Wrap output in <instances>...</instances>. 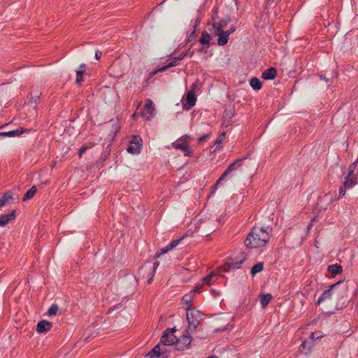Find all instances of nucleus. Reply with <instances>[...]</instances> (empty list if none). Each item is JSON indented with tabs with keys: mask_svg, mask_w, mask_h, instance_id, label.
I'll return each instance as SVG.
<instances>
[{
	"mask_svg": "<svg viewBox=\"0 0 358 358\" xmlns=\"http://www.w3.org/2000/svg\"><path fill=\"white\" fill-rule=\"evenodd\" d=\"M271 231L268 227H254L248 234V247L257 248L265 246L270 240Z\"/></svg>",
	"mask_w": 358,
	"mask_h": 358,
	"instance_id": "1",
	"label": "nucleus"
},
{
	"mask_svg": "<svg viewBox=\"0 0 358 358\" xmlns=\"http://www.w3.org/2000/svg\"><path fill=\"white\" fill-rule=\"evenodd\" d=\"M347 286L343 285L341 282H338L329 286V288L325 290L318 299L317 303L318 305L322 303L331 300L332 298L339 299L343 297L344 294L346 292Z\"/></svg>",
	"mask_w": 358,
	"mask_h": 358,
	"instance_id": "2",
	"label": "nucleus"
},
{
	"mask_svg": "<svg viewBox=\"0 0 358 358\" xmlns=\"http://www.w3.org/2000/svg\"><path fill=\"white\" fill-rule=\"evenodd\" d=\"M244 160L245 157H243L241 159H238L231 163L224 171V172L220 176L215 185L213 187V191H215L220 182L227 176L233 178L236 177L240 172H243Z\"/></svg>",
	"mask_w": 358,
	"mask_h": 358,
	"instance_id": "3",
	"label": "nucleus"
},
{
	"mask_svg": "<svg viewBox=\"0 0 358 358\" xmlns=\"http://www.w3.org/2000/svg\"><path fill=\"white\" fill-rule=\"evenodd\" d=\"M211 23L215 32L219 35L218 45H226L228 42L229 36L234 31V29L230 28L224 31L223 29L227 25V22L224 20L217 22L215 17L212 18Z\"/></svg>",
	"mask_w": 358,
	"mask_h": 358,
	"instance_id": "4",
	"label": "nucleus"
},
{
	"mask_svg": "<svg viewBox=\"0 0 358 358\" xmlns=\"http://www.w3.org/2000/svg\"><path fill=\"white\" fill-rule=\"evenodd\" d=\"M187 320L189 324L187 329L190 331H194L199 323L203 320V315L200 311L191 308L189 306L187 307Z\"/></svg>",
	"mask_w": 358,
	"mask_h": 358,
	"instance_id": "5",
	"label": "nucleus"
},
{
	"mask_svg": "<svg viewBox=\"0 0 358 358\" xmlns=\"http://www.w3.org/2000/svg\"><path fill=\"white\" fill-rule=\"evenodd\" d=\"M245 259V256H243L241 258L228 257L225 263L219 267V270H221L222 273L234 272L241 267Z\"/></svg>",
	"mask_w": 358,
	"mask_h": 358,
	"instance_id": "6",
	"label": "nucleus"
},
{
	"mask_svg": "<svg viewBox=\"0 0 358 358\" xmlns=\"http://www.w3.org/2000/svg\"><path fill=\"white\" fill-rule=\"evenodd\" d=\"M196 87L195 84L191 86V89L187 92L185 99L182 101V108L184 110H189L194 107L196 102V97L194 89Z\"/></svg>",
	"mask_w": 358,
	"mask_h": 358,
	"instance_id": "7",
	"label": "nucleus"
},
{
	"mask_svg": "<svg viewBox=\"0 0 358 358\" xmlns=\"http://www.w3.org/2000/svg\"><path fill=\"white\" fill-rule=\"evenodd\" d=\"M192 332L187 329L186 334H183L180 338H177L176 350L183 351L189 349L192 343L190 334Z\"/></svg>",
	"mask_w": 358,
	"mask_h": 358,
	"instance_id": "8",
	"label": "nucleus"
},
{
	"mask_svg": "<svg viewBox=\"0 0 358 358\" xmlns=\"http://www.w3.org/2000/svg\"><path fill=\"white\" fill-rule=\"evenodd\" d=\"M159 265V263L158 262H155L152 265L148 264L141 268V274H142L143 276L146 274L148 276V284H150L152 282L153 277Z\"/></svg>",
	"mask_w": 358,
	"mask_h": 358,
	"instance_id": "9",
	"label": "nucleus"
},
{
	"mask_svg": "<svg viewBox=\"0 0 358 358\" xmlns=\"http://www.w3.org/2000/svg\"><path fill=\"white\" fill-rule=\"evenodd\" d=\"M172 146L176 150H181L184 153L185 156L192 157L193 155V152L191 150L189 143L184 138H180L173 142L172 143Z\"/></svg>",
	"mask_w": 358,
	"mask_h": 358,
	"instance_id": "10",
	"label": "nucleus"
},
{
	"mask_svg": "<svg viewBox=\"0 0 358 358\" xmlns=\"http://www.w3.org/2000/svg\"><path fill=\"white\" fill-rule=\"evenodd\" d=\"M176 331V327L166 329L163 333L161 338V343L164 345H172L173 344L176 345L177 338L173 334Z\"/></svg>",
	"mask_w": 358,
	"mask_h": 358,
	"instance_id": "11",
	"label": "nucleus"
},
{
	"mask_svg": "<svg viewBox=\"0 0 358 358\" xmlns=\"http://www.w3.org/2000/svg\"><path fill=\"white\" fill-rule=\"evenodd\" d=\"M142 146V139L138 136H134L129 146L127 148V150L129 153L131 154H138L141 152Z\"/></svg>",
	"mask_w": 358,
	"mask_h": 358,
	"instance_id": "12",
	"label": "nucleus"
},
{
	"mask_svg": "<svg viewBox=\"0 0 358 358\" xmlns=\"http://www.w3.org/2000/svg\"><path fill=\"white\" fill-rule=\"evenodd\" d=\"M219 276H222L221 270H219V267L213 271H211L208 275L202 278V282H199L198 284H202V287L203 285H211L213 284L218 278Z\"/></svg>",
	"mask_w": 358,
	"mask_h": 358,
	"instance_id": "13",
	"label": "nucleus"
},
{
	"mask_svg": "<svg viewBox=\"0 0 358 358\" xmlns=\"http://www.w3.org/2000/svg\"><path fill=\"white\" fill-rule=\"evenodd\" d=\"M183 238H184V236H182L181 238H178V239L173 240L168 245L160 249L159 251L156 252V254L154 256V258L157 259V258L159 257L162 255H164V254L168 252L169 251L171 250L172 249L175 248L177 245H178V244L180 243V241Z\"/></svg>",
	"mask_w": 358,
	"mask_h": 358,
	"instance_id": "14",
	"label": "nucleus"
},
{
	"mask_svg": "<svg viewBox=\"0 0 358 358\" xmlns=\"http://www.w3.org/2000/svg\"><path fill=\"white\" fill-rule=\"evenodd\" d=\"M155 107L152 100L148 99L142 111V116L146 120H150L154 114Z\"/></svg>",
	"mask_w": 358,
	"mask_h": 358,
	"instance_id": "15",
	"label": "nucleus"
},
{
	"mask_svg": "<svg viewBox=\"0 0 358 358\" xmlns=\"http://www.w3.org/2000/svg\"><path fill=\"white\" fill-rule=\"evenodd\" d=\"M52 324L47 320L40 321L36 326V331L38 333H45L50 330Z\"/></svg>",
	"mask_w": 358,
	"mask_h": 358,
	"instance_id": "16",
	"label": "nucleus"
},
{
	"mask_svg": "<svg viewBox=\"0 0 358 358\" xmlns=\"http://www.w3.org/2000/svg\"><path fill=\"white\" fill-rule=\"evenodd\" d=\"M202 288V284H196L195 288L192 290L189 293L185 294L182 297V301L185 303V304H189V303L192 301V297L194 296V294L196 292H200V289Z\"/></svg>",
	"mask_w": 358,
	"mask_h": 358,
	"instance_id": "17",
	"label": "nucleus"
},
{
	"mask_svg": "<svg viewBox=\"0 0 358 358\" xmlns=\"http://www.w3.org/2000/svg\"><path fill=\"white\" fill-rule=\"evenodd\" d=\"M31 131V130L30 129L25 130L22 128H20V129H17L15 130H12V131H7V132L0 131V136H4V137H15V136H19L21 134H22L23 133H24L26 131Z\"/></svg>",
	"mask_w": 358,
	"mask_h": 358,
	"instance_id": "18",
	"label": "nucleus"
},
{
	"mask_svg": "<svg viewBox=\"0 0 358 358\" xmlns=\"http://www.w3.org/2000/svg\"><path fill=\"white\" fill-rule=\"evenodd\" d=\"M15 218V213L14 210L7 215H0V227H5L9 221L13 220Z\"/></svg>",
	"mask_w": 358,
	"mask_h": 358,
	"instance_id": "19",
	"label": "nucleus"
},
{
	"mask_svg": "<svg viewBox=\"0 0 358 358\" xmlns=\"http://www.w3.org/2000/svg\"><path fill=\"white\" fill-rule=\"evenodd\" d=\"M276 75V69L273 67H271L262 73V77L264 80H273L275 78Z\"/></svg>",
	"mask_w": 358,
	"mask_h": 358,
	"instance_id": "20",
	"label": "nucleus"
},
{
	"mask_svg": "<svg viewBox=\"0 0 358 358\" xmlns=\"http://www.w3.org/2000/svg\"><path fill=\"white\" fill-rule=\"evenodd\" d=\"M314 343L310 339V341H304L300 345V350L302 353L307 355L313 347Z\"/></svg>",
	"mask_w": 358,
	"mask_h": 358,
	"instance_id": "21",
	"label": "nucleus"
},
{
	"mask_svg": "<svg viewBox=\"0 0 358 358\" xmlns=\"http://www.w3.org/2000/svg\"><path fill=\"white\" fill-rule=\"evenodd\" d=\"M225 132H222L218 136L213 147V152H216L222 148V144L225 138Z\"/></svg>",
	"mask_w": 358,
	"mask_h": 358,
	"instance_id": "22",
	"label": "nucleus"
},
{
	"mask_svg": "<svg viewBox=\"0 0 358 358\" xmlns=\"http://www.w3.org/2000/svg\"><path fill=\"white\" fill-rule=\"evenodd\" d=\"M357 184V178L355 176H347L343 185L348 189H351L353 186Z\"/></svg>",
	"mask_w": 358,
	"mask_h": 358,
	"instance_id": "23",
	"label": "nucleus"
},
{
	"mask_svg": "<svg viewBox=\"0 0 358 358\" xmlns=\"http://www.w3.org/2000/svg\"><path fill=\"white\" fill-rule=\"evenodd\" d=\"M250 85L255 90H259L262 87V82L256 77H253L250 80Z\"/></svg>",
	"mask_w": 358,
	"mask_h": 358,
	"instance_id": "24",
	"label": "nucleus"
},
{
	"mask_svg": "<svg viewBox=\"0 0 358 358\" xmlns=\"http://www.w3.org/2000/svg\"><path fill=\"white\" fill-rule=\"evenodd\" d=\"M37 189L35 186H32L24 195L22 198L23 201H27L31 199L36 194Z\"/></svg>",
	"mask_w": 358,
	"mask_h": 358,
	"instance_id": "25",
	"label": "nucleus"
},
{
	"mask_svg": "<svg viewBox=\"0 0 358 358\" xmlns=\"http://www.w3.org/2000/svg\"><path fill=\"white\" fill-rule=\"evenodd\" d=\"M160 354V345L157 344L147 354V357H149L150 358H155L159 357Z\"/></svg>",
	"mask_w": 358,
	"mask_h": 358,
	"instance_id": "26",
	"label": "nucleus"
},
{
	"mask_svg": "<svg viewBox=\"0 0 358 358\" xmlns=\"http://www.w3.org/2000/svg\"><path fill=\"white\" fill-rule=\"evenodd\" d=\"M264 268V263L258 262L251 268L250 273L254 276L257 273L261 272Z\"/></svg>",
	"mask_w": 358,
	"mask_h": 358,
	"instance_id": "27",
	"label": "nucleus"
},
{
	"mask_svg": "<svg viewBox=\"0 0 358 358\" xmlns=\"http://www.w3.org/2000/svg\"><path fill=\"white\" fill-rule=\"evenodd\" d=\"M272 299V296L270 294H263L260 298V303L262 307H266Z\"/></svg>",
	"mask_w": 358,
	"mask_h": 358,
	"instance_id": "28",
	"label": "nucleus"
},
{
	"mask_svg": "<svg viewBox=\"0 0 358 358\" xmlns=\"http://www.w3.org/2000/svg\"><path fill=\"white\" fill-rule=\"evenodd\" d=\"M328 270L333 275H337L341 272L342 268L340 265L336 264L329 266Z\"/></svg>",
	"mask_w": 358,
	"mask_h": 358,
	"instance_id": "29",
	"label": "nucleus"
},
{
	"mask_svg": "<svg viewBox=\"0 0 358 358\" xmlns=\"http://www.w3.org/2000/svg\"><path fill=\"white\" fill-rule=\"evenodd\" d=\"M13 199V196L9 193H5L1 198H0V207L3 206L8 201Z\"/></svg>",
	"mask_w": 358,
	"mask_h": 358,
	"instance_id": "30",
	"label": "nucleus"
},
{
	"mask_svg": "<svg viewBox=\"0 0 358 358\" xmlns=\"http://www.w3.org/2000/svg\"><path fill=\"white\" fill-rule=\"evenodd\" d=\"M210 39H211V37H210V34H208L206 32H203L200 38V43H201V45H207L210 42Z\"/></svg>",
	"mask_w": 358,
	"mask_h": 358,
	"instance_id": "31",
	"label": "nucleus"
},
{
	"mask_svg": "<svg viewBox=\"0 0 358 358\" xmlns=\"http://www.w3.org/2000/svg\"><path fill=\"white\" fill-rule=\"evenodd\" d=\"M357 163H358V157L355 162H354L349 166L348 173V176H355L354 174V172H355V170L356 169Z\"/></svg>",
	"mask_w": 358,
	"mask_h": 358,
	"instance_id": "32",
	"label": "nucleus"
},
{
	"mask_svg": "<svg viewBox=\"0 0 358 358\" xmlns=\"http://www.w3.org/2000/svg\"><path fill=\"white\" fill-rule=\"evenodd\" d=\"M59 310V307L56 304H52L48 309V314L49 316L55 315Z\"/></svg>",
	"mask_w": 358,
	"mask_h": 358,
	"instance_id": "33",
	"label": "nucleus"
},
{
	"mask_svg": "<svg viewBox=\"0 0 358 358\" xmlns=\"http://www.w3.org/2000/svg\"><path fill=\"white\" fill-rule=\"evenodd\" d=\"M322 337H323V334L320 331H315V332L311 333L310 339L314 342L315 340H317Z\"/></svg>",
	"mask_w": 358,
	"mask_h": 358,
	"instance_id": "34",
	"label": "nucleus"
},
{
	"mask_svg": "<svg viewBox=\"0 0 358 358\" xmlns=\"http://www.w3.org/2000/svg\"><path fill=\"white\" fill-rule=\"evenodd\" d=\"M171 68V66H169V64H167L166 65L158 69L156 71H152L150 75L151 76H153L155 75H156L157 73L159 72H163V71H165L166 70H167L168 69Z\"/></svg>",
	"mask_w": 358,
	"mask_h": 358,
	"instance_id": "35",
	"label": "nucleus"
},
{
	"mask_svg": "<svg viewBox=\"0 0 358 358\" xmlns=\"http://www.w3.org/2000/svg\"><path fill=\"white\" fill-rule=\"evenodd\" d=\"M180 61H181V57H175L173 58L171 62H169V66H171V67H173V66L178 65Z\"/></svg>",
	"mask_w": 358,
	"mask_h": 358,
	"instance_id": "36",
	"label": "nucleus"
},
{
	"mask_svg": "<svg viewBox=\"0 0 358 358\" xmlns=\"http://www.w3.org/2000/svg\"><path fill=\"white\" fill-rule=\"evenodd\" d=\"M83 81V73L76 71V83L77 85H80Z\"/></svg>",
	"mask_w": 358,
	"mask_h": 358,
	"instance_id": "37",
	"label": "nucleus"
},
{
	"mask_svg": "<svg viewBox=\"0 0 358 358\" xmlns=\"http://www.w3.org/2000/svg\"><path fill=\"white\" fill-rule=\"evenodd\" d=\"M348 189L347 187H345L343 185L339 188V196H338V198H341L342 196H343L345 193H346V190Z\"/></svg>",
	"mask_w": 358,
	"mask_h": 358,
	"instance_id": "38",
	"label": "nucleus"
},
{
	"mask_svg": "<svg viewBox=\"0 0 358 358\" xmlns=\"http://www.w3.org/2000/svg\"><path fill=\"white\" fill-rule=\"evenodd\" d=\"M29 99H30V100L28 103L29 104L36 103L37 100L39 99V94H37L34 96L31 95Z\"/></svg>",
	"mask_w": 358,
	"mask_h": 358,
	"instance_id": "39",
	"label": "nucleus"
},
{
	"mask_svg": "<svg viewBox=\"0 0 358 358\" xmlns=\"http://www.w3.org/2000/svg\"><path fill=\"white\" fill-rule=\"evenodd\" d=\"M210 134H206L199 138V143H201L206 141L210 136Z\"/></svg>",
	"mask_w": 358,
	"mask_h": 358,
	"instance_id": "40",
	"label": "nucleus"
},
{
	"mask_svg": "<svg viewBox=\"0 0 358 358\" xmlns=\"http://www.w3.org/2000/svg\"><path fill=\"white\" fill-rule=\"evenodd\" d=\"M86 71V66L85 64H80L78 68V70H76V71L78 72H80V73H82L84 74L85 71Z\"/></svg>",
	"mask_w": 358,
	"mask_h": 358,
	"instance_id": "41",
	"label": "nucleus"
},
{
	"mask_svg": "<svg viewBox=\"0 0 358 358\" xmlns=\"http://www.w3.org/2000/svg\"><path fill=\"white\" fill-rule=\"evenodd\" d=\"M87 148L85 146H82L78 150V155L80 157L83 153L87 150Z\"/></svg>",
	"mask_w": 358,
	"mask_h": 358,
	"instance_id": "42",
	"label": "nucleus"
},
{
	"mask_svg": "<svg viewBox=\"0 0 358 358\" xmlns=\"http://www.w3.org/2000/svg\"><path fill=\"white\" fill-rule=\"evenodd\" d=\"M101 55H102V52H101V51H96V52H95V58H96V59H100V57H101Z\"/></svg>",
	"mask_w": 358,
	"mask_h": 358,
	"instance_id": "43",
	"label": "nucleus"
},
{
	"mask_svg": "<svg viewBox=\"0 0 358 358\" xmlns=\"http://www.w3.org/2000/svg\"><path fill=\"white\" fill-rule=\"evenodd\" d=\"M186 52H182L180 54V55L178 57H181V60L185 57Z\"/></svg>",
	"mask_w": 358,
	"mask_h": 358,
	"instance_id": "44",
	"label": "nucleus"
},
{
	"mask_svg": "<svg viewBox=\"0 0 358 358\" xmlns=\"http://www.w3.org/2000/svg\"><path fill=\"white\" fill-rule=\"evenodd\" d=\"M315 220V217H314V218H313V219L311 220L310 223L308 225V229H310V227H312V225H313V221H314Z\"/></svg>",
	"mask_w": 358,
	"mask_h": 358,
	"instance_id": "45",
	"label": "nucleus"
},
{
	"mask_svg": "<svg viewBox=\"0 0 358 358\" xmlns=\"http://www.w3.org/2000/svg\"><path fill=\"white\" fill-rule=\"evenodd\" d=\"M207 358H218V357H216V356H210V357H207Z\"/></svg>",
	"mask_w": 358,
	"mask_h": 358,
	"instance_id": "46",
	"label": "nucleus"
},
{
	"mask_svg": "<svg viewBox=\"0 0 358 358\" xmlns=\"http://www.w3.org/2000/svg\"><path fill=\"white\" fill-rule=\"evenodd\" d=\"M321 78H322V79H323V80H324L326 82H327V81H328V80H327V78H322V76H321Z\"/></svg>",
	"mask_w": 358,
	"mask_h": 358,
	"instance_id": "47",
	"label": "nucleus"
}]
</instances>
